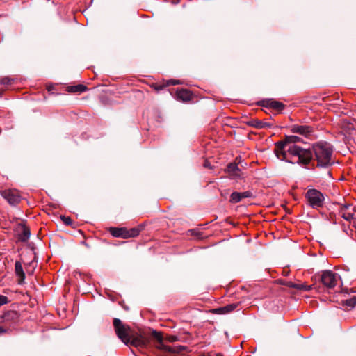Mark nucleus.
Here are the masks:
<instances>
[{"label":"nucleus","instance_id":"21","mask_svg":"<svg viewBox=\"0 0 356 356\" xmlns=\"http://www.w3.org/2000/svg\"><path fill=\"white\" fill-rule=\"evenodd\" d=\"M345 304L346 306L350 307H354L356 306V296H354L350 299L346 300Z\"/></svg>","mask_w":356,"mask_h":356},{"label":"nucleus","instance_id":"2","mask_svg":"<svg viewBox=\"0 0 356 356\" xmlns=\"http://www.w3.org/2000/svg\"><path fill=\"white\" fill-rule=\"evenodd\" d=\"M113 325L117 336L127 346L143 349L149 344V337L145 334L131 331L130 327L123 324L120 319H113Z\"/></svg>","mask_w":356,"mask_h":356},{"label":"nucleus","instance_id":"5","mask_svg":"<svg viewBox=\"0 0 356 356\" xmlns=\"http://www.w3.org/2000/svg\"><path fill=\"white\" fill-rule=\"evenodd\" d=\"M339 276L332 270H324L320 275L322 284L327 289H333L337 284Z\"/></svg>","mask_w":356,"mask_h":356},{"label":"nucleus","instance_id":"11","mask_svg":"<svg viewBox=\"0 0 356 356\" xmlns=\"http://www.w3.org/2000/svg\"><path fill=\"white\" fill-rule=\"evenodd\" d=\"M152 336L153 338H154L157 341L159 344L156 346V347L158 348L163 350L168 351V352L172 351L171 347L166 346L163 343V336H162L161 333L158 332L155 330H153L152 332Z\"/></svg>","mask_w":356,"mask_h":356},{"label":"nucleus","instance_id":"19","mask_svg":"<svg viewBox=\"0 0 356 356\" xmlns=\"http://www.w3.org/2000/svg\"><path fill=\"white\" fill-rule=\"evenodd\" d=\"M87 90V87L83 84H79L76 86H71L69 91L71 92H83Z\"/></svg>","mask_w":356,"mask_h":356},{"label":"nucleus","instance_id":"24","mask_svg":"<svg viewBox=\"0 0 356 356\" xmlns=\"http://www.w3.org/2000/svg\"><path fill=\"white\" fill-rule=\"evenodd\" d=\"M8 302V299L6 296L0 295V307L5 304H7Z\"/></svg>","mask_w":356,"mask_h":356},{"label":"nucleus","instance_id":"25","mask_svg":"<svg viewBox=\"0 0 356 356\" xmlns=\"http://www.w3.org/2000/svg\"><path fill=\"white\" fill-rule=\"evenodd\" d=\"M296 287L297 289H302V290H305V291H309L312 289V285L300 284V285H298V286H297Z\"/></svg>","mask_w":356,"mask_h":356},{"label":"nucleus","instance_id":"20","mask_svg":"<svg viewBox=\"0 0 356 356\" xmlns=\"http://www.w3.org/2000/svg\"><path fill=\"white\" fill-rule=\"evenodd\" d=\"M3 318L5 321H8L10 319L16 321L18 318V314L15 311H8L5 313Z\"/></svg>","mask_w":356,"mask_h":356},{"label":"nucleus","instance_id":"18","mask_svg":"<svg viewBox=\"0 0 356 356\" xmlns=\"http://www.w3.org/2000/svg\"><path fill=\"white\" fill-rule=\"evenodd\" d=\"M267 106L275 109L277 111H281L284 108V106L282 102L275 100H270L267 102Z\"/></svg>","mask_w":356,"mask_h":356},{"label":"nucleus","instance_id":"16","mask_svg":"<svg viewBox=\"0 0 356 356\" xmlns=\"http://www.w3.org/2000/svg\"><path fill=\"white\" fill-rule=\"evenodd\" d=\"M237 306H238V304L232 303V304H229L226 306L216 309L215 311H216V314H227V313H229V312L234 311L237 307Z\"/></svg>","mask_w":356,"mask_h":356},{"label":"nucleus","instance_id":"13","mask_svg":"<svg viewBox=\"0 0 356 356\" xmlns=\"http://www.w3.org/2000/svg\"><path fill=\"white\" fill-rule=\"evenodd\" d=\"M227 170L232 178H241V170L236 164L229 163L227 165Z\"/></svg>","mask_w":356,"mask_h":356},{"label":"nucleus","instance_id":"26","mask_svg":"<svg viewBox=\"0 0 356 356\" xmlns=\"http://www.w3.org/2000/svg\"><path fill=\"white\" fill-rule=\"evenodd\" d=\"M180 83L181 82L179 80L172 79L168 81V85H177Z\"/></svg>","mask_w":356,"mask_h":356},{"label":"nucleus","instance_id":"7","mask_svg":"<svg viewBox=\"0 0 356 356\" xmlns=\"http://www.w3.org/2000/svg\"><path fill=\"white\" fill-rule=\"evenodd\" d=\"M1 196L8 201L10 205H16L21 201L19 191L15 189H6L1 192Z\"/></svg>","mask_w":356,"mask_h":356},{"label":"nucleus","instance_id":"12","mask_svg":"<svg viewBox=\"0 0 356 356\" xmlns=\"http://www.w3.org/2000/svg\"><path fill=\"white\" fill-rule=\"evenodd\" d=\"M248 124L251 127H253L256 129H266L272 127L270 123L258 120V119H252L248 123Z\"/></svg>","mask_w":356,"mask_h":356},{"label":"nucleus","instance_id":"1","mask_svg":"<svg viewBox=\"0 0 356 356\" xmlns=\"http://www.w3.org/2000/svg\"><path fill=\"white\" fill-rule=\"evenodd\" d=\"M300 142H303L300 136H286L284 140L275 143L274 152L276 156L291 163L309 164L312 159V152L298 146L296 143Z\"/></svg>","mask_w":356,"mask_h":356},{"label":"nucleus","instance_id":"17","mask_svg":"<svg viewBox=\"0 0 356 356\" xmlns=\"http://www.w3.org/2000/svg\"><path fill=\"white\" fill-rule=\"evenodd\" d=\"M31 236V232L29 227L22 225V232L19 234V240L22 242H26Z\"/></svg>","mask_w":356,"mask_h":356},{"label":"nucleus","instance_id":"8","mask_svg":"<svg viewBox=\"0 0 356 356\" xmlns=\"http://www.w3.org/2000/svg\"><path fill=\"white\" fill-rule=\"evenodd\" d=\"M291 131L294 134H298L307 138L312 134L313 132V129L312 127L308 125L295 124L291 127Z\"/></svg>","mask_w":356,"mask_h":356},{"label":"nucleus","instance_id":"23","mask_svg":"<svg viewBox=\"0 0 356 356\" xmlns=\"http://www.w3.org/2000/svg\"><path fill=\"white\" fill-rule=\"evenodd\" d=\"M60 218L65 225H72V220L70 217L62 216Z\"/></svg>","mask_w":356,"mask_h":356},{"label":"nucleus","instance_id":"30","mask_svg":"<svg viewBox=\"0 0 356 356\" xmlns=\"http://www.w3.org/2000/svg\"><path fill=\"white\" fill-rule=\"evenodd\" d=\"M204 167L210 168V164L207 161L204 162Z\"/></svg>","mask_w":356,"mask_h":356},{"label":"nucleus","instance_id":"31","mask_svg":"<svg viewBox=\"0 0 356 356\" xmlns=\"http://www.w3.org/2000/svg\"><path fill=\"white\" fill-rule=\"evenodd\" d=\"M162 88H163L162 86H159V88H156V90L161 89Z\"/></svg>","mask_w":356,"mask_h":356},{"label":"nucleus","instance_id":"32","mask_svg":"<svg viewBox=\"0 0 356 356\" xmlns=\"http://www.w3.org/2000/svg\"><path fill=\"white\" fill-rule=\"evenodd\" d=\"M108 232H109V233H111V227H110V228L108 229Z\"/></svg>","mask_w":356,"mask_h":356},{"label":"nucleus","instance_id":"22","mask_svg":"<svg viewBox=\"0 0 356 356\" xmlns=\"http://www.w3.org/2000/svg\"><path fill=\"white\" fill-rule=\"evenodd\" d=\"M13 80L9 77H3L0 79V84L1 85H10Z\"/></svg>","mask_w":356,"mask_h":356},{"label":"nucleus","instance_id":"28","mask_svg":"<svg viewBox=\"0 0 356 356\" xmlns=\"http://www.w3.org/2000/svg\"><path fill=\"white\" fill-rule=\"evenodd\" d=\"M6 332V330L3 328L2 326H0V335Z\"/></svg>","mask_w":356,"mask_h":356},{"label":"nucleus","instance_id":"15","mask_svg":"<svg viewBox=\"0 0 356 356\" xmlns=\"http://www.w3.org/2000/svg\"><path fill=\"white\" fill-rule=\"evenodd\" d=\"M15 271L16 275L20 278L19 284H22L25 279V273L23 270L22 263L19 261H15Z\"/></svg>","mask_w":356,"mask_h":356},{"label":"nucleus","instance_id":"4","mask_svg":"<svg viewBox=\"0 0 356 356\" xmlns=\"http://www.w3.org/2000/svg\"><path fill=\"white\" fill-rule=\"evenodd\" d=\"M305 197L309 205L314 209L322 207L325 200L323 193L316 189H309L305 194Z\"/></svg>","mask_w":356,"mask_h":356},{"label":"nucleus","instance_id":"27","mask_svg":"<svg viewBox=\"0 0 356 356\" xmlns=\"http://www.w3.org/2000/svg\"><path fill=\"white\" fill-rule=\"evenodd\" d=\"M177 340V337L175 336H170L168 337V341L170 342H174V341H176Z\"/></svg>","mask_w":356,"mask_h":356},{"label":"nucleus","instance_id":"29","mask_svg":"<svg viewBox=\"0 0 356 356\" xmlns=\"http://www.w3.org/2000/svg\"><path fill=\"white\" fill-rule=\"evenodd\" d=\"M99 99H100V100L102 102V103H103L104 104H108V102H107L106 101H105V100H104V97H103V95H101L99 96Z\"/></svg>","mask_w":356,"mask_h":356},{"label":"nucleus","instance_id":"10","mask_svg":"<svg viewBox=\"0 0 356 356\" xmlns=\"http://www.w3.org/2000/svg\"><path fill=\"white\" fill-rule=\"evenodd\" d=\"M253 196L252 193L250 191H244L242 193L233 192L230 195V202L238 203L243 198L252 197Z\"/></svg>","mask_w":356,"mask_h":356},{"label":"nucleus","instance_id":"6","mask_svg":"<svg viewBox=\"0 0 356 356\" xmlns=\"http://www.w3.org/2000/svg\"><path fill=\"white\" fill-rule=\"evenodd\" d=\"M140 229L138 228H131L127 229L125 227L114 228L113 227V237H121L122 238H128L134 237L139 234Z\"/></svg>","mask_w":356,"mask_h":356},{"label":"nucleus","instance_id":"3","mask_svg":"<svg viewBox=\"0 0 356 356\" xmlns=\"http://www.w3.org/2000/svg\"><path fill=\"white\" fill-rule=\"evenodd\" d=\"M313 152L317 161V166L327 168L333 163L332 161V147L327 142H318L314 145Z\"/></svg>","mask_w":356,"mask_h":356},{"label":"nucleus","instance_id":"14","mask_svg":"<svg viewBox=\"0 0 356 356\" xmlns=\"http://www.w3.org/2000/svg\"><path fill=\"white\" fill-rule=\"evenodd\" d=\"M177 98L183 102H188L191 100L192 95L191 92L186 89H181L177 91Z\"/></svg>","mask_w":356,"mask_h":356},{"label":"nucleus","instance_id":"9","mask_svg":"<svg viewBox=\"0 0 356 356\" xmlns=\"http://www.w3.org/2000/svg\"><path fill=\"white\" fill-rule=\"evenodd\" d=\"M341 216L347 221H350L353 218L354 213L356 212V208L350 204H344L341 207Z\"/></svg>","mask_w":356,"mask_h":356}]
</instances>
